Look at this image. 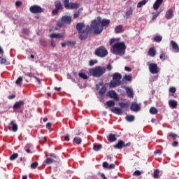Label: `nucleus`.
<instances>
[{
	"label": "nucleus",
	"mask_w": 179,
	"mask_h": 179,
	"mask_svg": "<svg viewBox=\"0 0 179 179\" xmlns=\"http://www.w3.org/2000/svg\"><path fill=\"white\" fill-rule=\"evenodd\" d=\"M70 139H71V136H69V134H67L64 136V141L66 142H69Z\"/></svg>",
	"instance_id": "bf43d9fd"
},
{
	"label": "nucleus",
	"mask_w": 179,
	"mask_h": 179,
	"mask_svg": "<svg viewBox=\"0 0 179 179\" xmlns=\"http://www.w3.org/2000/svg\"><path fill=\"white\" fill-rule=\"evenodd\" d=\"M55 9L52 10V15L55 16V15H58L59 13V10H62L64 9V5L61 3V1L57 0L54 3Z\"/></svg>",
	"instance_id": "6e6552de"
},
{
	"label": "nucleus",
	"mask_w": 179,
	"mask_h": 179,
	"mask_svg": "<svg viewBox=\"0 0 179 179\" xmlns=\"http://www.w3.org/2000/svg\"><path fill=\"white\" fill-rule=\"evenodd\" d=\"M89 64L90 66H93L95 64H97V60H90Z\"/></svg>",
	"instance_id": "5fc2aeb1"
},
{
	"label": "nucleus",
	"mask_w": 179,
	"mask_h": 179,
	"mask_svg": "<svg viewBox=\"0 0 179 179\" xmlns=\"http://www.w3.org/2000/svg\"><path fill=\"white\" fill-rule=\"evenodd\" d=\"M119 106H120V107H121V108H125L128 107V103H125L124 102H120Z\"/></svg>",
	"instance_id": "de8ad7c7"
},
{
	"label": "nucleus",
	"mask_w": 179,
	"mask_h": 179,
	"mask_svg": "<svg viewBox=\"0 0 179 179\" xmlns=\"http://www.w3.org/2000/svg\"><path fill=\"white\" fill-rule=\"evenodd\" d=\"M148 54L150 57H156V49L155 48H150Z\"/></svg>",
	"instance_id": "a878e982"
},
{
	"label": "nucleus",
	"mask_w": 179,
	"mask_h": 179,
	"mask_svg": "<svg viewBox=\"0 0 179 179\" xmlns=\"http://www.w3.org/2000/svg\"><path fill=\"white\" fill-rule=\"evenodd\" d=\"M29 10L31 13H43L44 9L40 6L34 5L29 8Z\"/></svg>",
	"instance_id": "9b49d317"
},
{
	"label": "nucleus",
	"mask_w": 179,
	"mask_h": 179,
	"mask_svg": "<svg viewBox=\"0 0 179 179\" xmlns=\"http://www.w3.org/2000/svg\"><path fill=\"white\" fill-rule=\"evenodd\" d=\"M73 142H75L76 145H80V143H82V138L80 137H75L73 138Z\"/></svg>",
	"instance_id": "c9c22d12"
},
{
	"label": "nucleus",
	"mask_w": 179,
	"mask_h": 179,
	"mask_svg": "<svg viewBox=\"0 0 179 179\" xmlns=\"http://www.w3.org/2000/svg\"><path fill=\"white\" fill-rule=\"evenodd\" d=\"M108 141L110 143L115 142L117 141V137H115V134H110L108 136Z\"/></svg>",
	"instance_id": "393cba45"
},
{
	"label": "nucleus",
	"mask_w": 179,
	"mask_h": 179,
	"mask_svg": "<svg viewBox=\"0 0 179 179\" xmlns=\"http://www.w3.org/2000/svg\"><path fill=\"white\" fill-rule=\"evenodd\" d=\"M63 4L65 9H78L80 6L79 3L69 2V0H63Z\"/></svg>",
	"instance_id": "1a4fd4ad"
},
{
	"label": "nucleus",
	"mask_w": 179,
	"mask_h": 179,
	"mask_svg": "<svg viewBox=\"0 0 179 179\" xmlns=\"http://www.w3.org/2000/svg\"><path fill=\"white\" fill-rule=\"evenodd\" d=\"M78 76L84 80H87V79H89V76H87V75H86L85 73H79Z\"/></svg>",
	"instance_id": "c85d7f7f"
},
{
	"label": "nucleus",
	"mask_w": 179,
	"mask_h": 179,
	"mask_svg": "<svg viewBox=\"0 0 179 179\" xmlns=\"http://www.w3.org/2000/svg\"><path fill=\"white\" fill-rule=\"evenodd\" d=\"M83 27H85V23L83 22H79L76 24V30L78 31V33H79L80 31H83Z\"/></svg>",
	"instance_id": "b1692460"
},
{
	"label": "nucleus",
	"mask_w": 179,
	"mask_h": 179,
	"mask_svg": "<svg viewBox=\"0 0 179 179\" xmlns=\"http://www.w3.org/2000/svg\"><path fill=\"white\" fill-rule=\"evenodd\" d=\"M130 110L131 111H141V104H138L136 102H133L131 105Z\"/></svg>",
	"instance_id": "2eb2a0df"
},
{
	"label": "nucleus",
	"mask_w": 179,
	"mask_h": 179,
	"mask_svg": "<svg viewBox=\"0 0 179 179\" xmlns=\"http://www.w3.org/2000/svg\"><path fill=\"white\" fill-rule=\"evenodd\" d=\"M171 44L172 45V48H173L174 52H179L178 44H177L176 42H174V41H171Z\"/></svg>",
	"instance_id": "412c9836"
},
{
	"label": "nucleus",
	"mask_w": 179,
	"mask_h": 179,
	"mask_svg": "<svg viewBox=\"0 0 179 179\" xmlns=\"http://www.w3.org/2000/svg\"><path fill=\"white\" fill-rule=\"evenodd\" d=\"M22 82H23V78L22 77H19L17 80L15 81L16 85L18 86H22Z\"/></svg>",
	"instance_id": "a19ab883"
},
{
	"label": "nucleus",
	"mask_w": 179,
	"mask_h": 179,
	"mask_svg": "<svg viewBox=\"0 0 179 179\" xmlns=\"http://www.w3.org/2000/svg\"><path fill=\"white\" fill-rule=\"evenodd\" d=\"M8 128L9 131H12L13 132H17L18 129L17 124L15 123V120H11L8 126Z\"/></svg>",
	"instance_id": "4468645a"
},
{
	"label": "nucleus",
	"mask_w": 179,
	"mask_h": 179,
	"mask_svg": "<svg viewBox=\"0 0 179 179\" xmlns=\"http://www.w3.org/2000/svg\"><path fill=\"white\" fill-rule=\"evenodd\" d=\"M51 126H52L51 122H48V123L46 124V128L48 129H51Z\"/></svg>",
	"instance_id": "338daca9"
},
{
	"label": "nucleus",
	"mask_w": 179,
	"mask_h": 179,
	"mask_svg": "<svg viewBox=\"0 0 179 179\" xmlns=\"http://www.w3.org/2000/svg\"><path fill=\"white\" fill-rule=\"evenodd\" d=\"M113 80L110 82V87L114 88L122 85L121 79H122V75L121 73L116 72L112 75Z\"/></svg>",
	"instance_id": "20e7f679"
},
{
	"label": "nucleus",
	"mask_w": 179,
	"mask_h": 179,
	"mask_svg": "<svg viewBox=\"0 0 179 179\" xmlns=\"http://www.w3.org/2000/svg\"><path fill=\"white\" fill-rule=\"evenodd\" d=\"M150 114H152L153 115H155L157 114V113H159V110L155 107H151L150 108Z\"/></svg>",
	"instance_id": "2f4dec72"
},
{
	"label": "nucleus",
	"mask_w": 179,
	"mask_h": 179,
	"mask_svg": "<svg viewBox=\"0 0 179 179\" xmlns=\"http://www.w3.org/2000/svg\"><path fill=\"white\" fill-rule=\"evenodd\" d=\"M100 149H103V145L101 144H95L93 145V150H94V152H99Z\"/></svg>",
	"instance_id": "bb28decb"
},
{
	"label": "nucleus",
	"mask_w": 179,
	"mask_h": 179,
	"mask_svg": "<svg viewBox=\"0 0 179 179\" xmlns=\"http://www.w3.org/2000/svg\"><path fill=\"white\" fill-rule=\"evenodd\" d=\"M22 106H24V101H20L18 102H16L13 108L15 110H18V108H20Z\"/></svg>",
	"instance_id": "5701e85b"
},
{
	"label": "nucleus",
	"mask_w": 179,
	"mask_h": 179,
	"mask_svg": "<svg viewBox=\"0 0 179 179\" xmlns=\"http://www.w3.org/2000/svg\"><path fill=\"white\" fill-rule=\"evenodd\" d=\"M172 146H173V148H177V146H178V141H173L172 143Z\"/></svg>",
	"instance_id": "0e129e2a"
},
{
	"label": "nucleus",
	"mask_w": 179,
	"mask_h": 179,
	"mask_svg": "<svg viewBox=\"0 0 179 179\" xmlns=\"http://www.w3.org/2000/svg\"><path fill=\"white\" fill-rule=\"evenodd\" d=\"M29 76H31L32 78H34L36 82H38V83L41 84V80H40V78H38V77L34 76L31 74H29Z\"/></svg>",
	"instance_id": "3c124183"
},
{
	"label": "nucleus",
	"mask_w": 179,
	"mask_h": 179,
	"mask_svg": "<svg viewBox=\"0 0 179 179\" xmlns=\"http://www.w3.org/2000/svg\"><path fill=\"white\" fill-rule=\"evenodd\" d=\"M103 169H108V162H103Z\"/></svg>",
	"instance_id": "680f3d73"
},
{
	"label": "nucleus",
	"mask_w": 179,
	"mask_h": 179,
	"mask_svg": "<svg viewBox=\"0 0 179 179\" xmlns=\"http://www.w3.org/2000/svg\"><path fill=\"white\" fill-rule=\"evenodd\" d=\"M106 92H107V87L106 86H103L99 90V94L101 96H103V94H106Z\"/></svg>",
	"instance_id": "f704fd0d"
},
{
	"label": "nucleus",
	"mask_w": 179,
	"mask_h": 179,
	"mask_svg": "<svg viewBox=\"0 0 179 179\" xmlns=\"http://www.w3.org/2000/svg\"><path fill=\"white\" fill-rule=\"evenodd\" d=\"M17 157H19V154L17 153H13V155H11L10 156V160H16V159H17Z\"/></svg>",
	"instance_id": "58836bf2"
},
{
	"label": "nucleus",
	"mask_w": 179,
	"mask_h": 179,
	"mask_svg": "<svg viewBox=\"0 0 179 179\" xmlns=\"http://www.w3.org/2000/svg\"><path fill=\"white\" fill-rule=\"evenodd\" d=\"M0 63L1 64H6V65H8V62L6 61V59L0 57Z\"/></svg>",
	"instance_id": "8fccbe9b"
},
{
	"label": "nucleus",
	"mask_w": 179,
	"mask_h": 179,
	"mask_svg": "<svg viewBox=\"0 0 179 179\" xmlns=\"http://www.w3.org/2000/svg\"><path fill=\"white\" fill-rule=\"evenodd\" d=\"M162 3H163V0H156L152 6L154 10H158L159 8L162 6Z\"/></svg>",
	"instance_id": "f3484780"
},
{
	"label": "nucleus",
	"mask_w": 179,
	"mask_h": 179,
	"mask_svg": "<svg viewBox=\"0 0 179 179\" xmlns=\"http://www.w3.org/2000/svg\"><path fill=\"white\" fill-rule=\"evenodd\" d=\"M169 92H170V93H172L173 94H174V93H176V92H177V89L176 88V87H171L169 88Z\"/></svg>",
	"instance_id": "09e8293b"
},
{
	"label": "nucleus",
	"mask_w": 179,
	"mask_h": 179,
	"mask_svg": "<svg viewBox=\"0 0 179 179\" xmlns=\"http://www.w3.org/2000/svg\"><path fill=\"white\" fill-rule=\"evenodd\" d=\"M120 40H121L120 38H112L109 41V44L110 45V51L112 54L122 57L123 55H125L127 45H125L124 42H120Z\"/></svg>",
	"instance_id": "f257e3e1"
},
{
	"label": "nucleus",
	"mask_w": 179,
	"mask_h": 179,
	"mask_svg": "<svg viewBox=\"0 0 179 179\" xmlns=\"http://www.w3.org/2000/svg\"><path fill=\"white\" fill-rule=\"evenodd\" d=\"M92 25H87L85 29L80 31V32H78V38L81 41L86 40V38L89 37V33L92 31Z\"/></svg>",
	"instance_id": "423d86ee"
},
{
	"label": "nucleus",
	"mask_w": 179,
	"mask_h": 179,
	"mask_svg": "<svg viewBox=\"0 0 179 179\" xmlns=\"http://www.w3.org/2000/svg\"><path fill=\"white\" fill-rule=\"evenodd\" d=\"M162 40H163V37H162V36L157 35L154 37V41H155V43H160Z\"/></svg>",
	"instance_id": "e433bc0d"
},
{
	"label": "nucleus",
	"mask_w": 179,
	"mask_h": 179,
	"mask_svg": "<svg viewBox=\"0 0 179 179\" xmlns=\"http://www.w3.org/2000/svg\"><path fill=\"white\" fill-rule=\"evenodd\" d=\"M106 69H108V71H111L113 69V66L111 65V64H108L106 66Z\"/></svg>",
	"instance_id": "e2e57ef3"
},
{
	"label": "nucleus",
	"mask_w": 179,
	"mask_h": 179,
	"mask_svg": "<svg viewBox=\"0 0 179 179\" xmlns=\"http://www.w3.org/2000/svg\"><path fill=\"white\" fill-rule=\"evenodd\" d=\"M148 68L150 73L156 74L159 73L160 71V69H159V66H157V64L156 63H150L148 62Z\"/></svg>",
	"instance_id": "9d476101"
},
{
	"label": "nucleus",
	"mask_w": 179,
	"mask_h": 179,
	"mask_svg": "<svg viewBox=\"0 0 179 179\" xmlns=\"http://www.w3.org/2000/svg\"><path fill=\"white\" fill-rule=\"evenodd\" d=\"M167 136H171L173 138V141H176V138H178V135H177L176 133H169L168 134Z\"/></svg>",
	"instance_id": "37998d69"
},
{
	"label": "nucleus",
	"mask_w": 179,
	"mask_h": 179,
	"mask_svg": "<svg viewBox=\"0 0 179 179\" xmlns=\"http://www.w3.org/2000/svg\"><path fill=\"white\" fill-rule=\"evenodd\" d=\"M160 13H162L161 11H158L157 13H152V20H156V19H157V17L159 16V15H160Z\"/></svg>",
	"instance_id": "4c0bfd02"
},
{
	"label": "nucleus",
	"mask_w": 179,
	"mask_h": 179,
	"mask_svg": "<svg viewBox=\"0 0 179 179\" xmlns=\"http://www.w3.org/2000/svg\"><path fill=\"white\" fill-rule=\"evenodd\" d=\"M115 32L117 34L123 33L124 29L122 28V25H119V26L116 27L115 29Z\"/></svg>",
	"instance_id": "cd10ccee"
},
{
	"label": "nucleus",
	"mask_w": 179,
	"mask_h": 179,
	"mask_svg": "<svg viewBox=\"0 0 179 179\" xmlns=\"http://www.w3.org/2000/svg\"><path fill=\"white\" fill-rule=\"evenodd\" d=\"M67 47H74L76 45V41H66Z\"/></svg>",
	"instance_id": "7c9ffc66"
},
{
	"label": "nucleus",
	"mask_w": 179,
	"mask_h": 179,
	"mask_svg": "<svg viewBox=\"0 0 179 179\" xmlns=\"http://www.w3.org/2000/svg\"><path fill=\"white\" fill-rule=\"evenodd\" d=\"M165 17L168 20L174 17V11L173 10V9H169L166 12Z\"/></svg>",
	"instance_id": "dca6fc26"
},
{
	"label": "nucleus",
	"mask_w": 179,
	"mask_h": 179,
	"mask_svg": "<svg viewBox=\"0 0 179 179\" xmlns=\"http://www.w3.org/2000/svg\"><path fill=\"white\" fill-rule=\"evenodd\" d=\"M129 145H131V143H127L125 144L124 141L119 140L117 143L113 145V148H115V149H122V148H127V146H129Z\"/></svg>",
	"instance_id": "f8f14e48"
},
{
	"label": "nucleus",
	"mask_w": 179,
	"mask_h": 179,
	"mask_svg": "<svg viewBox=\"0 0 179 179\" xmlns=\"http://www.w3.org/2000/svg\"><path fill=\"white\" fill-rule=\"evenodd\" d=\"M106 96L108 97H110V99H114L116 101H118V100H120L118 94H117V92H115V91H114V90L108 92Z\"/></svg>",
	"instance_id": "ddd939ff"
},
{
	"label": "nucleus",
	"mask_w": 179,
	"mask_h": 179,
	"mask_svg": "<svg viewBox=\"0 0 179 179\" xmlns=\"http://www.w3.org/2000/svg\"><path fill=\"white\" fill-rule=\"evenodd\" d=\"M80 15V13H74V15H73V18L74 19H76L77 17H79V16Z\"/></svg>",
	"instance_id": "69168bd1"
},
{
	"label": "nucleus",
	"mask_w": 179,
	"mask_h": 179,
	"mask_svg": "<svg viewBox=\"0 0 179 179\" xmlns=\"http://www.w3.org/2000/svg\"><path fill=\"white\" fill-rule=\"evenodd\" d=\"M72 23V17L64 15L57 22V27H64L66 24H71Z\"/></svg>",
	"instance_id": "39448f33"
},
{
	"label": "nucleus",
	"mask_w": 179,
	"mask_h": 179,
	"mask_svg": "<svg viewBox=\"0 0 179 179\" xmlns=\"http://www.w3.org/2000/svg\"><path fill=\"white\" fill-rule=\"evenodd\" d=\"M110 111L113 113L114 114H117V115H122V109L117 107H113L110 108Z\"/></svg>",
	"instance_id": "a211bd4d"
},
{
	"label": "nucleus",
	"mask_w": 179,
	"mask_h": 179,
	"mask_svg": "<svg viewBox=\"0 0 179 179\" xmlns=\"http://www.w3.org/2000/svg\"><path fill=\"white\" fill-rule=\"evenodd\" d=\"M106 67L101 66H97L89 69L90 75L94 78H101L106 73Z\"/></svg>",
	"instance_id": "7ed1b4c3"
},
{
	"label": "nucleus",
	"mask_w": 179,
	"mask_h": 179,
	"mask_svg": "<svg viewBox=\"0 0 179 179\" xmlns=\"http://www.w3.org/2000/svg\"><path fill=\"white\" fill-rule=\"evenodd\" d=\"M159 173H160V171L159 169H155L153 173V177L154 178H159Z\"/></svg>",
	"instance_id": "79ce46f5"
},
{
	"label": "nucleus",
	"mask_w": 179,
	"mask_h": 179,
	"mask_svg": "<svg viewBox=\"0 0 179 179\" xmlns=\"http://www.w3.org/2000/svg\"><path fill=\"white\" fill-rule=\"evenodd\" d=\"M142 174V172H141V171L139 170H136L133 173V176H136L137 177H138V176H141Z\"/></svg>",
	"instance_id": "603ef678"
},
{
	"label": "nucleus",
	"mask_w": 179,
	"mask_h": 179,
	"mask_svg": "<svg viewBox=\"0 0 179 179\" xmlns=\"http://www.w3.org/2000/svg\"><path fill=\"white\" fill-rule=\"evenodd\" d=\"M54 163V159L52 158H47L45 160L46 164H52Z\"/></svg>",
	"instance_id": "c03bdc74"
},
{
	"label": "nucleus",
	"mask_w": 179,
	"mask_h": 179,
	"mask_svg": "<svg viewBox=\"0 0 179 179\" xmlns=\"http://www.w3.org/2000/svg\"><path fill=\"white\" fill-rule=\"evenodd\" d=\"M15 97H16V95H15V94H10V95L8 96V99H9L10 100H12V99H15Z\"/></svg>",
	"instance_id": "774afa93"
},
{
	"label": "nucleus",
	"mask_w": 179,
	"mask_h": 179,
	"mask_svg": "<svg viewBox=\"0 0 179 179\" xmlns=\"http://www.w3.org/2000/svg\"><path fill=\"white\" fill-rule=\"evenodd\" d=\"M40 44H41V45H42V47H47V41H45L44 40H41Z\"/></svg>",
	"instance_id": "864d4df0"
},
{
	"label": "nucleus",
	"mask_w": 179,
	"mask_h": 179,
	"mask_svg": "<svg viewBox=\"0 0 179 179\" xmlns=\"http://www.w3.org/2000/svg\"><path fill=\"white\" fill-rule=\"evenodd\" d=\"M149 0H143L140 2L138 3L137 4V8H142L144 5H146V3Z\"/></svg>",
	"instance_id": "72a5a7b5"
},
{
	"label": "nucleus",
	"mask_w": 179,
	"mask_h": 179,
	"mask_svg": "<svg viewBox=\"0 0 179 179\" xmlns=\"http://www.w3.org/2000/svg\"><path fill=\"white\" fill-rule=\"evenodd\" d=\"M110 25V20L103 19L98 16L96 20L91 22V27L94 29V34L96 35L101 34L104 30V27H108Z\"/></svg>",
	"instance_id": "f03ea898"
},
{
	"label": "nucleus",
	"mask_w": 179,
	"mask_h": 179,
	"mask_svg": "<svg viewBox=\"0 0 179 179\" xmlns=\"http://www.w3.org/2000/svg\"><path fill=\"white\" fill-rule=\"evenodd\" d=\"M126 120L129 122H132L135 121V116H134L132 115H128L127 116H126Z\"/></svg>",
	"instance_id": "c756f323"
},
{
	"label": "nucleus",
	"mask_w": 179,
	"mask_h": 179,
	"mask_svg": "<svg viewBox=\"0 0 179 179\" xmlns=\"http://www.w3.org/2000/svg\"><path fill=\"white\" fill-rule=\"evenodd\" d=\"M50 37L51 38H58V34H50Z\"/></svg>",
	"instance_id": "052dcab7"
},
{
	"label": "nucleus",
	"mask_w": 179,
	"mask_h": 179,
	"mask_svg": "<svg viewBox=\"0 0 179 179\" xmlns=\"http://www.w3.org/2000/svg\"><path fill=\"white\" fill-rule=\"evenodd\" d=\"M22 5H23V3L20 1H18L15 2V6L17 8H20V6H22Z\"/></svg>",
	"instance_id": "4d7b16f0"
},
{
	"label": "nucleus",
	"mask_w": 179,
	"mask_h": 179,
	"mask_svg": "<svg viewBox=\"0 0 179 179\" xmlns=\"http://www.w3.org/2000/svg\"><path fill=\"white\" fill-rule=\"evenodd\" d=\"M123 79L124 80H127V82H132V76H129V75H125L123 77Z\"/></svg>",
	"instance_id": "ea45409f"
},
{
	"label": "nucleus",
	"mask_w": 179,
	"mask_h": 179,
	"mask_svg": "<svg viewBox=\"0 0 179 179\" xmlns=\"http://www.w3.org/2000/svg\"><path fill=\"white\" fill-rule=\"evenodd\" d=\"M94 55L99 57L100 58H104V57H107V55H108V51L104 46H99L94 51Z\"/></svg>",
	"instance_id": "0eeeda50"
},
{
	"label": "nucleus",
	"mask_w": 179,
	"mask_h": 179,
	"mask_svg": "<svg viewBox=\"0 0 179 179\" xmlns=\"http://www.w3.org/2000/svg\"><path fill=\"white\" fill-rule=\"evenodd\" d=\"M133 13H134V10H132V8H129V10L126 11V13L124 15L125 19H129V17L132 16Z\"/></svg>",
	"instance_id": "4be33fe9"
},
{
	"label": "nucleus",
	"mask_w": 179,
	"mask_h": 179,
	"mask_svg": "<svg viewBox=\"0 0 179 179\" xmlns=\"http://www.w3.org/2000/svg\"><path fill=\"white\" fill-rule=\"evenodd\" d=\"M160 59H162V61H166V59H169V56L164 55V53H162L159 56Z\"/></svg>",
	"instance_id": "a18cd8bd"
},
{
	"label": "nucleus",
	"mask_w": 179,
	"mask_h": 179,
	"mask_svg": "<svg viewBox=\"0 0 179 179\" xmlns=\"http://www.w3.org/2000/svg\"><path fill=\"white\" fill-rule=\"evenodd\" d=\"M113 169H115V164H110L108 166V170H113Z\"/></svg>",
	"instance_id": "13d9d810"
},
{
	"label": "nucleus",
	"mask_w": 179,
	"mask_h": 179,
	"mask_svg": "<svg viewBox=\"0 0 179 179\" xmlns=\"http://www.w3.org/2000/svg\"><path fill=\"white\" fill-rule=\"evenodd\" d=\"M169 105L171 108H176L178 106V103L174 99H171L169 101Z\"/></svg>",
	"instance_id": "aec40b11"
},
{
	"label": "nucleus",
	"mask_w": 179,
	"mask_h": 179,
	"mask_svg": "<svg viewBox=\"0 0 179 179\" xmlns=\"http://www.w3.org/2000/svg\"><path fill=\"white\" fill-rule=\"evenodd\" d=\"M49 156H50L51 159H53V160H57V159H58V157L55 153H50Z\"/></svg>",
	"instance_id": "6e6d98bb"
},
{
	"label": "nucleus",
	"mask_w": 179,
	"mask_h": 179,
	"mask_svg": "<svg viewBox=\"0 0 179 179\" xmlns=\"http://www.w3.org/2000/svg\"><path fill=\"white\" fill-rule=\"evenodd\" d=\"M126 93L127 94V97H129V99H134V91L132 90V89H131V87H126Z\"/></svg>",
	"instance_id": "6ab92c4d"
},
{
	"label": "nucleus",
	"mask_w": 179,
	"mask_h": 179,
	"mask_svg": "<svg viewBox=\"0 0 179 179\" xmlns=\"http://www.w3.org/2000/svg\"><path fill=\"white\" fill-rule=\"evenodd\" d=\"M106 104L108 107H114V106H115V101L113 100H109L106 101Z\"/></svg>",
	"instance_id": "473e14b6"
},
{
	"label": "nucleus",
	"mask_w": 179,
	"mask_h": 179,
	"mask_svg": "<svg viewBox=\"0 0 179 179\" xmlns=\"http://www.w3.org/2000/svg\"><path fill=\"white\" fill-rule=\"evenodd\" d=\"M38 166V162H34L31 164V169H32V170H34L35 169H37Z\"/></svg>",
	"instance_id": "49530a36"
}]
</instances>
